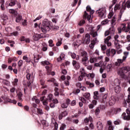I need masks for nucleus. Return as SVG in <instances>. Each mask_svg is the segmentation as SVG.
Masks as SVG:
<instances>
[{
	"label": "nucleus",
	"instance_id": "obj_60",
	"mask_svg": "<svg viewBox=\"0 0 130 130\" xmlns=\"http://www.w3.org/2000/svg\"><path fill=\"white\" fill-rule=\"evenodd\" d=\"M119 9H120L119 5L116 4L114 7V11H117V10H119Z\"/></svg>",
	"mask_w": 130,
	"mask_h": 130
},
{
	"label": "nucleus",
	"instance_id": "obj_36",
	"mask_svg": "<svg viewBox=\"0 0 130 130\" xmlns=\"http://www.w3.org/2000/svg\"><path fill=\"white\" fill-rule=\"evenodd\" d=\"M23 59L25 60L26 62H30V61H31V59H30V58H28L27 56H23Z\"/></svg>",
	"mask_w": 130,
	"mask_h": 130
},
{
	"label": "nucleus",
	"instance_id": "obj_62",
	"mask_svg": "<svg viewBox=\"0 0 130 130\" xmlns=\"http://www.w3.org/2000/svg\"><path fill=\"white\" fill-rule=\"evenodd\" d=\"M66 125L64 124H62L60 127V130H64Z\"/></svg>",
	"mask_w": 130,
	"mask_h": 130
},
{
	"label": "nucleus",
	"instance_id": "obj_15",
	"mask_svg": "<svg viewBox=\"0 0 130 130\" xmlns=\"http://www.w3.org/2000/svg\"><path fill=\"white\" fill-rule=\"evenodd\" d=\"M68 115V111H64L63 112H62L61 113L59 114L58 116V119L60 120L61 119H62L63 117H66Z\"/></svg>",
	"mask_w": 130,
	"mask_h": 130
},
{
	"label": "nucleus",
	"instance_id": "obj_61",
	"mask_svg": "<svg viewBox=\"0 0 130 130\" xmlns=\"http://www.w3.org/2000/svg\"><path fill=\"white\" fill-rule=\"evenodd\" d=\"M78 0H74L73 3L72 4V6L73 7H75L77 5V4H78Z\"/></svg>",
	"mask_w": 130,
	"mask_h": 130
},
{
	"label": "nucleus",
	"instance_id": "obj_26",
	"mask_svg": "<svg viewBox=\"0 0 130 130\" xmlns=\"http://www.w3.org/2000/svg\"><path fill=\"white\" fill-rule=\"evenodd\" d=\"M97 61H98V58H97V57H91L89 60L90 63H94V62H97Z\"/></svg>",
	"mask_w": 130,
	"mask_h": 130
},
{
	"label": "nucleus",
	"instance_id": "obj_28",
	"mask_svg": "<svg viewBox=\"0 0 130 130\" xmlns=\"http://www.w3.org/2000/svg\"><path fill=\"white\" fill-rule=\"evenodd\" d=\"M93 98L96 100H98L99 99V93L98 91H96L93 92Z\"/></svg>",
	"mask_w": 130,
	"mask_h": 130
},
{
	"label": "nucleus",
	"instance_id": "obj_18",
	"mask_svg": "<svg viewBox=\"0 0 130 130\" xmlns=\"http://www.w3.org/2000/svg\"><path fill=\"white\" fill-rule=\"evenodd\" d=\"M111 39V36H108L106 39H105V43L107 44V46H111V42H109Z\"/></svg>",
	"mask_w": 130,
	"mask_h": 130
},
{
	"label": "nucleus",
	"instance_id": "obj_38",
	"mask_svg": "<svg viewBox=\"0 0 130 130\" xmlns=\"http://www.w3.org/2000/svg\"><path fill=\"white\" fill-rule=\"evenodd\" d=\"M17 96L18 97L19 100H20V101H23V100L22 99V96H23V94L22 93V92H18L17 93Z\"/></svg>",
	"mask_w": 130,
	"mask_h": 130
},
{
	"label": "nucleus",
	"instance_id": "obj_8",
	"mask_svg": "<svg viewBox=\"0 0 130 130\" xmlns=\"http://www.w3.org/2000/svg\"><path fill=\"white\" fill-rule=\"evenodd\" d=\"M126 8H130V0H124L122 5V11H124Z\"/></svg>",
	"mask_w": 130,
	"mask_h": 130
},
{
	"label": "nucleus",
	"instance_id": "obj_3",
	"mask_svg": "<svg viewBox=\"0 0 130 130\" xmlns=\"http://www.w3.org/2000/svg\"><path fill=\"white\" fill-rule=\"evenodd\" d=\"M41 63L43 66H45L46 64L45 68L47 70V74L48 76H50V75H51V76H54V75H55V73H54V72H51V68H52V64H51L50 62H49V61L46 60V61L41 62Z\"/></svg>",
	"mask_w": 130,
	"mask_h": 130
},
{
	"label": "nucleus",
	"instance_id": "obj_6",
	"mask_svg": "<svg viewBox=\"0 0 130 130\" xmlns=\"http://www.w3.org/2000/svg\"><path fill=\"white\" fill-rule=\"evenodd\" d=\"M130 30V22L127 23V27L125 23H122L119 27L118 28V33L120 34L122 31H124L125 32H128Z\"/></svg>",
	"mask_w": 130,
	"mask_h": 130
},
{
	"label": "nucleus",
	"instance_id": "obj_24",
	"mask_svg": "<svg viewBox=\"0 0 130 130\" xmlns=\"http://www.w3.org/2000/svg\"><path fill=\"white\" fill-rule=\"evenodd\" d=\"M83 43V41L80 40H77L76 41L73 43L74 46H80Z\"/></svg>",
	"mask_w": 130,
	"mask_h": 130
},
{
	"label": "nucleus",
	"instance_id": "obj_39",
	"mask_svg": "<svg viewBox=\"0 0 130 130\" xmlns=\"http://www.w3.org/2000/svg\"><path fill=\"white\" fill-rule=\"evenodd\" d=\"M81 56H83V57H85L86 56H88V53L85 51H82L81 52Z\"/></svg>",
	"mask_w": 130,
	"mask_h": 130
},
{
	"label": "nucleus",
	"instance_id": "obj_34",
	"mask_svg": "<svg viewBox=\"0 0 130 130\" xmlns=\"http://www.w3.org/2000/svg\"><path fill=\"white\" fill-rule=\"evenodd\" d=\"M84 97L86 98V99H87V100H89L90 99V96H91V94L89 92H86L83 94Z\"/></svg>",
	"mask_w": 130,
	"mask_h": 130
},
{
	"label": "nucleus",
	"instance_id": "obj_47",
	"mask_svg": "<svg viewBox=\"0 0 130 130\" xmlns=\"http://www.w3.org/2000/svg\"><path fill=\"white\" fill-rule=\"evenodd\" d=\"M125 60V57H122V59H118L117 61L119 63H122Z\"/></svg>",
	"mask_w": 130,
	"mask_h": 130
},
{
	"label": "nucleus",
	"instance_id": "obj_51",
	"mask_svg": "<svg viewBox=\"0 0 130 130\" xmlns=\"http://www.w3.org/2000/svg\"><path fill=\"white\" fill-rule=\"evenodd\" d=\"M9 12L10 14H13L14 15H16V14H17V12L14 9H9Z\"/></svg>",
	"mask_w": 130,
	"mask_h": 130
},
{
	"label": "nucleus",
	"instance_id": "obj_44",
	"mask_svg": "<svg viewBox=\"0 0 130 130\" xmlns=\"http://www.w3.org/2000/svg\"><path fill=\"white\" fill-rule=\"evenodd\" d=\"M26 78L28 80H30V81H33V78L31 76V74L29 73H28L27 75H26Z\"/></svg>",
	"mask_w": 130,
	"mask_h": 130
},
{
	"label": "nucleus",
	"instance_id": "obj_46",
	"mask_svg": "<svg viewBox=\"0 0 130 130\" xmlns=\"http://www.w3.org/2000/svg\"><path fill=\"white\" fill-rule=\"evenodd\" d=\"M39 56V55H34V61L35 62H38L39 60V58L38 57Z\"/></svg>",
	"mask_w": 130,
	"mask_h": 130
},
{
	"label": "nucleus",
	"instance_id": "obj_31",
	"mask_svg": "<svg viewBox=\"0 0 130 130\" xmlns=\"http://www.w3.org/2000/svg\"><path fill=\"white\" fill-rule=\"evenodd\" d=\"M114 84L115 86H119L120 84V81L118 79H115L114 81Z\"/></svg>",
	"mask_w": 130,
	"mask_h": 130
},
{
	"label": "nucleus",
	"instance_id": "obj_42",
	"mask_svg": "<svg viewBox=\"0 0 130 130\" xmlns=\"http://www.w3.org/2000/svg\"><path fill=\"white\" fill-rule=\"evenodd\" d=\"M89 121H92V118L91 117H89L88 118H86L84 119V122H85V123H88Z\"/></svg>",
	"mask_w": 130,
	"mask_h": 130
},
{
	"label": "nucleus",
	"instance_id": "obj_55",
	"mask_svg": "<svg viewBox=\"0 0 130 130\" xmlns=\"http://www.w3.org/2000/svg\"><path fill=\"white\" fill-rule=\"evenodd\" d=\"M37 109L38 114H43V111H42V109L40 108H37Z\"/></svg>",
	"mask_w": 130,
	"mask_h": 130
},
{
	"label": "nucleus",
	"instance_id": "obj_32",
	"mask_svg": "<svg viewBox=\"0 0 130 130\" xmlns=\"http://www.w3.org/2000/svg\"><path fill=\"white\" fill-rule=\"evenodd\" d=\"M120 90H121V88L119 85L116 86V87H115V92L116 93H119V92H120Z\"/></svg>",
	"mask_w": 130,
	"mask_h": 130
},
{
	"label": "nucleus",
	"instance_id": "obj_25",
	"mask_svg": "<svg viewBox=\"0 0 130 130\" xmlns=\"http://www.w3.org/2000/svg\"><path fill=\"white\" fill-rule=\"evenodd\" d=\"M72 64L74 68H76V69H80V64L79 63L77 62V61L73 60L72 62Z\"/></svg>",
	"mask_w": 130,
	"mask_h": 130
},
{
	"label": "nucleus",
	"instance_id": "obj_30",
	"mask_svg": "<svg viewBox=\"0 0 130 130\" xmlns=\"http://www.w3.org/2000/svg\"><path fill=\"white\" fill-rule=\"evenodd\" d=\"M117 17L116 15H114L112 19L111 24L112 26H114L115 25V22H116V18Z\"/></svg>",
	"mask_w": 130,
	"mask_h": 130
},
{
	"label": "nucleus",
	"instance_id": "obj_64",
	"mask_svg": "<svg viewBox=\"0 0 130 130\" xmlns=\"http://www.w3.org/2000/svg\"><path fill=\"white\" fill-rule=\"evenodd\" d=\"M93 44H96L98 42V40H97V38H94L93 41L91 42Z\"/></svg>",
	"mask_w": 130,
	"mask_h": 130
},
{
	"label": "nucleus",
	"instance_id": "obj_52",
	"mask_svg": "<svg viewBox=\"0 0 130 130\" xmlns=\"http://www.w3.org/2000/svg\"><path fill=\"white\" fill-rule=\"evenodd\" d=\"M80 72L82 76H85L86 75V73H85V69H84V68H81L80 69Z\"/></svg>",
	"mask_w": 130,
	"mask_h": 130
},
{
	"label": "nucleus",
	"instance_id": "obj_43",
	"mask_svg": "<svg viewBox=\"0 0 130 130\" xmlns=\"http://www.w3.org/2000/svg\"><path fill=\"white\" fill-rule=\"evenodd\" d=\"M40 83H41V85H42V88H46V86L44 85V84L45 83V81L43 79H41L40 80Z\"/></svg>",
	"mask_w": 130,
	"mask_h": 130
},
{
	"label": "nucleus",
	"instance_id": "obj_19",
	"mask_svg": "<svg viewBox=\"0 0 130 130\" xmlns=\"http://www.w3.org/2000/svg\"><path fill=\"white\" fill-rule=\"evenodd\" d=\"M96 126L98 130L103 129V125L102 124V122H101V121L97 122Z\"/></svg>",
	"mask_w": 130,
	"mask_h": 130
},
{
	"label": "nucleus",
	"instance_id": "obj_57",
	"mask_svg": "<svg viewBox=\"0 0 130 130\" xmlns=\"http://www.w3.org/2000/svg\"><path fill=\"white\" fill-rule=\"evenodd\" d=\"M114 13L113 12L111 11L109 13V15H108V17L109 19H111L112 18V16H113Z\"/></svg>",
	"mask_w": 130,
	"mask_h": 130
},
{
	"label": "nucleus",
	"instance_id": "obj_20",
	"mask_svg": "<svg viewBox=\"0 0 130 130\" xmlns=\"http://www.w3.org/2000/svg\"><path fill=\"white\" fill-rule=\"evenodd\" d=\"M122 118L124 119V120H129L130 119V116L128 115H126V114L125 113H123L121 115Z\"/></svg>",
	"mask_w": 130,
	"mask_h": 130
},
{
	"label": "nucleus",
	"instance_id": "obj_2",
	"mask_svg": "<svg viewBox=\"0 0 130 130\" xmlns=\"http://www.w3.org/2000/svg\"><path fill=\"white\" fill-rule=\"evenodd\" d=\"M43 27H41V30L43 33H46L47 31H50V26H51V22L48 19H44L43 21Z\"/></svg>",
	"mask_w": 130,
	"mask_h": 130
},
{
	"label": "nucleus",
	"instance_id": "obj_29",
	"mask_svg": "<svg viewBox=\"0 0 130 130\" xmlns=\"http://www.w3.org/2000/svg\"><path fill=\"white\" fill-rule=\"evenodd\" d=\"M114 46L117 49H120L122 46L119 44L118 42H114Z\"/></svg>",
	"mask_w": 130,
	"mask_h": 130
},
{
	"label": "nucleus",
	"instance_id": "obj_50",
	"mask_svg": "<svg viewBox=\"0 0 130 130\" xmlns=\"http://www.w3.org/2000/svg\"><path fill=\"white\" fill-rule=\"evenodd\" d=\"M86 23V21L84 20H81L80 21V22L78 23L79 26H83L84 24Z\"/></svg>",
	"mask_w": 130,
	"mask_h": 130
},
{
	"label": "nucleus",
	"instance_id": "obj_17",
	"mask_svg": "<svg viewBox=\"0 0 130 130\" xmlns=\"http://www.w3.org/2000/svg\"><path fill=\"white\" fill-rule=\"evenodd\" d=\"M34 40L37 41V40H39L41 38H43V34H36L33 36Z\"/></svg>",
	"mask_w": 130,
	"mask_h": 130
},
{
	"label": "nucleus",
	"instance_id": "obj_14",
	"mask_svg": "<svg viewBox=\"0 0 130 130\" xmlns=\"http://www.w3.org/2000/svg\"><path fill=\"white\" fill-rule=\"evenodd\" d=\"M116 102V99L114 96H112L109 99V104L110 105H114Z\"/></svg>",
	"mask_w": 130,
	"mask_h": 130
},
{
	"label": "nucleus",
	"instance_id": "obj_22",
	"mask_svg": "<svg viewBox=\"0 0 130 130\" xmlns=\"http://www.w3.org/2000/svg\"><path fill=\"white\" fill-rule=\"evenodd\" d=\"M90 35L95 38L98 36V33L97 32V31H95L94 29H91L90 32Z\"/></svg>",
	"mask_w": 130,
	"mask_h": 130
},
{
	"label": "nucleus",
	"instance_id": "obj_48",
	"mask_svg": "<svg viewBox=\"0 0 130 130\" xmlns=\"http://www.w3.org/2000/svg\"><path fill=\"white\" fill-rule=\"evenodd\" d=\"M86 84L88 86H89V87H90V88H92V87H94V83H91L89 81H86Z\"/></svg>",
	"mask_w": 130,
	"mask_h": 130
},
{
	"label": "nucleus",
	"instance_id": "obj_41",
	"mask_svg": "<svg viewBox=\"0 0 130 130\" xmlns=\"http://www.w3.org/2000/svg\"><path fill=\"white\" fill-rule=\"evenodd\" d=\"M48 43L49 46H50V47H53V46H54V44H53V41L52 40H50L48 41Z\"/></svg>",
	"mask_w": 130,
	"mask_h": 130
},
{
	"label": "nucleus",
	"instance_id": "obj_9",
	"mask_svg": "<svg viewBox=\"0 0 130 130\" xmlns=\"http://www.w3.org/2000/svg\"><path fill=\"white\" fill-rule=\"evenodd\" d=\"M82 41L83 44H89L90 41H91V40L90 39V35L89 34H86L84 39H82Z\"/></svg>",
	"mask_w": 130,
	"mask_h": 130
},
{
	"label": "nucleus",
	"instance_id": "obj_45",
	"mask_svg": "<svg viewBox=\"0 0 130 130\" xmlns=\"http://www.w3.org/2000/svg\"><path fill=\"white\" fill-rule=\"evenodd\" d=\"M110 60V58H109V57H105V62L104 63V66H106V64H107V62H108Z\"/></svg>",
	"mask_w": 130,
	"mask_h": 130
},
{
	"label": "nucleus",
	"instance_id": "obj_53",
	"mask_svg": "<svg viewBox=\"0 0 130 130\" xmlns=\"http://www.w3.org/2000/svg\"><path fill=\"white\" fill-rule=\"evenodd\" d=\"M7 101L8 102H10V103H13V104H17V101L15 100H12L11 99H8Z\"/></svg>",
	"mask_w": 130,
	"mask_h": 130
},
{
	"label": "nucleus",
	"instance_id": "obj_5",
	"mask_svg": "<svg viewBox=\"0 0 130 130\" xmlns=\"http://www.w3.org/2000/svg\"><path fill=\"white\" fill-rule=\"evenodd\" d=\"M47 100H49V101L51 102V100H52V94H49L47 100L45 99V96H43L41 98V101L43 102V105H45V108L47 111H48L49 110V107L47 106L48 104L47 102Z\"/></svg>",
	"mask_w": 130,
	"mask_h": 130
},
{
	"label": "nucleus",
	"instance_id": "obj_49",
	"mask_svg": "<svg viewBox=\"0 0 130 130\" xmlns=\"http://www.w3.org/2000/svg\"><path fill=\"white\" fill-rule=\"evenodd\" d=\"M118 38H119V36H118V35H116L114 36V39L115 40V42H119V40H118Z\"/></svg>",
	"mask_w": 130,
	"mask_h": 130
},
{
	"label": "nucleus",
	"instance_id": "obj_13",
	"mask_svg": "<svg viewBox=\"0 0 130 130\" xmlns=\"http://www.w3.org/2000/svg\"><path fill=\"white\" fill-rule=\"evenodd\" d=\"M69 55H71L72 58L73 59H75L76 58V60H79L80 59V56L79 55H77L75 53H72V52H68Z\"/></svg>",
	"mask_w": 130,
	"mask_h": 130
},
{
	"label": "nucleus",
	"instance_id": "obj_27",
	"mask_svg": "<svg viewBox=\"0 0 130 130\" xmlns=\"http://www.w3.org/2000/svg\"><path fill=\"white\" fill-rule=\"evenodd\" d=\"M0 5H1V9L2 11H5V0H1L0 1Z\"/></svg>",
	"mask_w": 130,
	"mask_h": 130
},
{
	"label": "nucleus",
	"instance_id": "obj_4",
	"mask_svg": "<svg viewBox=\"0 0 130 130\" xmlns=\"http://www.w3.org/2000/svg\"><path fill=\"white\" fill-rule=\"evenodd\" d=\"M86 11L89 12L90 15H89L86 11H85L84 17L87 19L89 23H92V17L91 16V15H93L94 14V10L91 9V7L88 6L86 7Z\"/></svg>",
	"mask_w": 130,
	"mask_h": 130
},
{
	"label": "nucleus",
	"instance_id": "obj_33",
	"mask_svg": "<svg viewBox=\"0 0 130 130\" xmlns=\"http://www.w3.org/2000/svg\"><path fill=\"white\" fill-rule=\"evenodd\" d=\"M1 18L2 20H4V21H7V20L8 19V15H7L6 14H3L1 15Z\"/></svg>",
	"mask_w": 130,
	"mask_h": 130
},
{
	"label": "nucleus",
	"instance_id": "obj_10",
	"mask_svg": "<svg viewBox=\"0 0 130 130\" xmlns=\"http://www.w3.org/2000/svg\"><path fill=\"white\" fill-rule=\"evenodd\" d=\"M127 92L128 93L127 99L126 100V101H125L123 103L125 107H126V105H127V104L130 105V87H128L127 89Z\"/></svg>",
	"mask_w": 130,
	"mask_h": 130
},
{
	"label": "nucleus",
	"instance_id": "obj_54",
	"mask_svg": "<svg viewBox=\"0 0 130 130\" xmlns=\"http://www.w3.org/2000/svg\"><path fill=\"white\" fill-rule=\"evenodd\" d=\"M61 106L62 108H68V104H67L66 102L61 104Z\"/></svg>",
	"mask_w": 130,
	"mask_h": 130
},
{
	"label": "nucleus",
	"instance_id": "obj_40",
	"mask_svg": "<svg viewBox=\"0 0 130 130\" xmlns=\"http://www.w3.org/2000/svg\"><path fill=\"white\" fill-rule=\"evenodd\" d=\"M9 5L10 7H14L16 5V1L12 0L10 2Z\"/></svg>",
	"mask_w": 130,
	"mask_h": 130
},
{
	"label": "nucleus",
	"instance_id": "obj_1",
	"mask_svg": "<svg viewBox=\"0 0 130 130\" xmlns=\"http://www.w3.org/2000/svg\"><path fill=\"white\" fill-rule=\"evenodd\" d=\"M130 72V67H124L119 69L118 71V74L119 76H120L121 78H122L124 80L126 81H128L129 84H130V79L126 75H124V74H126V73H128Z\"/></svg>",
	"mask_w": 130,
	"mask_h": 130
},
{
	"label": "nucleus",
	"instance_id": "obj_12",
	"mask_svg": "<svg viewBox=\"0 0 130 130\" xmlns=\"http://www.w3.org/2000/svg\"><path fill=\"white\" fill-rule=\"evenodd\" d=\"M81 62L84 66L87 67L88 66V64L89 63V60H88V56L82 57Z\"/></svg>",
	"mask_w": 130,
	"mask_h": 130
},
{
	"label": "nucleus",
	"instance_id": "obj_59",
	"mask_svg": "<svg viewBox=\"0 0 130 130\" xmlns=\"http://www.w3.org/2000/svg\"><path fill=\"white\" fill-rule=\"evenodd\" d=\"M28 23L27 22V20L24 19L22 23L23 26H27Z\"/></svg>",
	"mask_w": 130,
	"mask_h": 130
},
{
	"label": "nucleus",
	"instance_id": "obj_35",
	"mask_svg": "<svg viewBox=\"0 0 130 130\" xmlns=\"http://www.w3.org/2000/svg\"><path fill=\"white\" fill-rule=\"evenodd\" d=\"M108 95L107 94H106L103 96V103H107V97Z\"/></svg>",
	"mask_w": 130,
	"mask_h": 130
},
{
	"label": "nucleus",
	"instance_id": "obj_23",
	"mask_svg": "<svg viewBox=\"0 0 130 130\" xmlns=\"http://www.w3.org/2000/svg\"><path fill=\"white\" fill-rule=\"evenodd\" d=\"M31 101H32V102H35L37 104H39L40 103V100H39L36 96L32 97Z\"/></svg>",
	"mask_w": 130,
	"mask_h": 130
},
{
	"label": "nucleus",
	"instance_id": "obj_37",
	"mask_svg": "<svg viewBox=\"0 0 130 130\" xmlns=\"http://www.w3.org/2000/svg\"><path fill=\"white\" fill-rule=\"evenodd\" d=\"M48 82H51L54 84L55 86H56L57 87L58 86V84L55 82V79H54V78H52L51 80H48Z\"/></svg>",
	"mask_w": 130,
	"mask_h": 130
},
{
	"label": "nucleus",
	"instance_id": "obj_16",
	"mask_svg": "<svg viewBox=\"0 0 130 130\" xmlns=\"http://www.w3.org/2000/svg\"><path fill=\"white\" fill-rule=\"evenodd\" d=\"M120 111H121V109L120 108L112 109L110 111V113L112 115H113V114H117V113L120 112Z\"/></svg>",
	"mask_w": 130,
	"mask_h": 130
},
{
	"label": "nucleus",
	"instance_id": "obj_7",
	"mask_svg": "<svg viewBox=\"0 0 130 130\" xmlns=\"http://www.w3.org/2000/svg\"><path fill=\"white\" fill-rule=\"evenodd\" d=\"M96 14L101 19H105L106 18V9L101 8L96 11Z\"/></svg>",
	"mask_w": 130,
	"mask_h": 130
},
{
	"label": "nucleus",
	"instance_id": "obj_21",
	"mask_svg": "<svg viewBox=\"0 0 130 130\" xmlns=\"http://www.w3.org/2000/svg\"><path fill=\"white\" fill-rule=\"evenodd\" d=\"M21 21H23V18L22 15L18 14L16 18V23H21Z\"/></svg>",
	"mask_w": 130,
	"mask_h": 130
},
{
	"label": "nucleus",
	"instance_id": "obj_63",
	"mask_svg": "<svg viewBox=\"0 0 130 130\" xmlns=\"http://www.w3.org/2000/svg\"><path fill=\"white\" fill-rule=\"evenodd\" d=\"M13 60H15V61H17V59H14L13 58H8V63H11Z\"/></svg>",
	"mask_w": 130,
	"mask_h": 130
},
{
	"label": "nucleus",
	"instance_id": "obj_11",
	"mask_svg": "<svg viewBox=\"0 0 130 130\" xmlns=\"http://www.w3.org/2000/svg\"><path fill=\"white\" fill-rule=\"evenodd\" d=\"M115 53H116V51L114 49H112L111 50L108 49L107 51V56H110V55L113 56L115 54Z\"/></svg>",
	"mask_w": 130,
	"mask_h": 130
},
{
	"label": "nucleus",
	"instance_id": "obj_58",
	"mask_svg": "<svg viewBox=\"0 0 130 130\" xmlns=\"http://www.w3.org/2000/svg\"><path fill=\"white\" fill-rule=\"evenodd\" d=\"M79 99H80V100H81V101H82V102L83 103H87V100H85V98H80Z\"/></svg>",
	"mask_w": 130,
	"mask_h": 130
},
{
	"label": "nucleus",
	"instance_id": "obj_56",
	"mask_svg": "<svg viewBox=\"0 0 130 130\" xmlns=\"http://www.w3.org/2000/svg\"><path fill=\"white\" fill-rule=\"evenodd\" d=\"M108 22H109L108 21V20L105 19L104 21H102L101 24L102 25H106V24H108Z\"/></svg>",
	"mask_w": 130,
	"mask_h": 130
}]
</instances>
